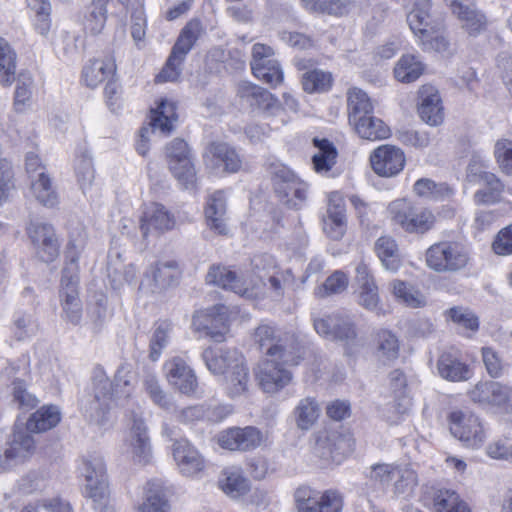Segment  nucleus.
<instances>
[{
  "label": "nucleus",
  "mask_w": 512,
  "mask_h": 512,
  "mask_svg": "<svg viewBox=\"0 0 512 512\" xmlns=\"http://www.w3.org/2000/svg\"><path fill=\"white\" fill-rule=\"evenodd\" d=\"M273 50L270 46L256 43L252 47V59L250 62L252 75L259 81L276 88L284 82V72L280 63L271 59Z\"/></svg>",
  "instance_id": "obj_14"
},
{
  "label": "nucleus",
  "mask_w": 512,
  "mask_h": 512,
  "mask_svg": "<svg viewBox=\"0 0 512 512\" xmlns=\"http://www.w3.org/2000/svg\"><path fill=\"white\" fill-rule=\"evenodd\" d=\"M206 165L222 168L225 173L235 174L242 170L243 159L237 149L227 142L212 141L203 153Z\"/></svg>",
  "instance_id": "obj_24"
},
{
  "label": "nucleus",
  "mask_w": 512,
  "mask_h": 512,
  "mask_svg": "<svg viewBox=\"0 0 512 512\" xmlns=\"http://www.w3.org/2000/svg\"><path fill=\"white\" fill-rule=\"evenodd\" d=\"M178 120L177 103L168 98H160L149 111V125L169 135Z\"/></svg>",
  "instance_id": "obj_34"
},
{
  "label": "nucleus",
  "mask_w": 512,
  "mask_h": 512,
  "mask_svg": "<svg viewBox=\"0 0 512 512\" xmlns=\"http://www.w3.org/2000/svg\"><path fill=\"white\" fill-rule=\"evenodd\" d=\"M241 96L251 99V105L266 112H274L281 106L278 98L267 89L254 83H246L241 87Z\"/></svg>",
  "instance_id": "obj_48"
},
{
  "label": "nucleus",
  "mask_w": 512,
  "mask_h": 512,
  "mask_svg": "<svg viewBox=\"0 0 512 512\" xmlns=\"http://www.w3.org/2000/svg\"><path fill=\"white\" fill-rule=\"evenodd\" d=\"M35 448V440L29 433L25 432L24 429L14 431L4 456L0 454V474L9 468L11 462L22 463L29 459Z\"/></svg>",
  "instance_id": "obj_28"
},
{
  "label": "nucleus",
  "mask_w": 512,
  "mask_h": 512,
  "mask_svg": "<svg viewBox=\"0 0 512 512\" xmlns=\"http://www.w3.org/2000/svg\"><path fill=\"white\" fill-rule=\"evenodd\" d=\"M347 108L350 124L374 112L371 99L366 92L358 87H352L347 91Z\"/></svg>",
  "instance_id": "obj_51"
},
{
  "label": "nucleus",
  "mask_w": 512,
  "mask_h": 512,
  "mask_svg": "<svg viewBox=\"0 0 512 512\" xmlns=\"http://www.w3.org/2000/svg\"><path fill=\"white\" fill-rule=\"evenodd\" d=\"M298 178L296 174L289 169L287 166H279L276 167L272 172V184L276 195L284 200L287 205L292 204V199H290L293 194V190L291 188L292 184L290 183V178Z\"/></svg>",
  "instance_id": "obj_55"
},
{
  "label": "nucleus",
  "mask_w": 512,
  "mask_h": 512,
  "mask_svg": "<svg viewBox=\"0 0 512 512\" xmlns=\"http://www.w3.org/2000/svg\"><path fill=\"white\" fill-rule=\"evenodd\" d=\"M129 446L133 460L139 464L146 465L150 462L152 449L148 429L141 418L135 417L130 428Z\"/></svg>",
  "instance_id": "obj_33"
},
{
  "label": "nucleus",
  "mask_w": 512,
  "mask_h": 512,
  "mask_svg": "<svg viewBox=\"0 0 512 512\" xmlns=\"http://www.w3.org/2000/svg\"><path fill=\"white\" fill-rule=\"evenodd\" d=\"M375 351L386 361L393 362L400 356L401 343L391 330L380 328L373 335Z\"/></svg>",
  "instance_id": "obj_46"
},
{
  "label": "nucleus",
  "mask_w": 512,
  "mask_h": 512,
  "mask_svg": "<svg viewBox=\"0 0 512 512\" xmlns=\"http://www.w3.org/2000/svg\"><path fill=\"white\" fill-rule=\"evenodd\" d=\"M217 440L223 449L247 452L260 447L265 437L257 427L246 426L227 428L219 433Z\"/></svg>",
  "instance_id": "obj_22"
},
{
  "label": "nucleus",
  "mask_w": 512,
  "mask_h": 512,
  "mask_svg": "<svg viewBox=\"0 0 512 512\" xmlns=\"http://www.w3.org/2000/svg\"><path fill=\"white\" fill-rule=\"evenodd\" d=\"M170 504L166 489L160 483L148 482L145 488V498L137 508V512H169Z\"/></svg>",
  "instance_id": "obj_47"
},
{
  "label": "nucleus",
  "mask_w": 512,
  "mask_h": 512,
  "mask_svg": "<svg viewBox=\"0 0 512 512\" xmlns=\"http://www.w3.org/2000/svg\"><path fill=\"white\" fill-rule=\"evenodd\" d=\"M226 212V197L224 191L217 190L207 198L204 214L207 226L219 235H227L228 228L223 216Z\"/></svg>",
  "instance_id": "obj_35"
},
{
  "label": "nucleus",
  "mask_w": 512,
  "mask_h": 512,
  "mask_svg": "<svg viewBox=\"0 0 512 512\" xmlns=\"http://www.w3.org/2000/svg\"><path fill=\"white\" fill-rule=\"evenodd\" d=\"M351 124L355 132L366 140H384L391 136L390 127L383 120L373 116V114H367Z\"/></svg>",
  "instance_id": "obj_44"
},
{
  "label": "nucleus",
  "mask_w": 512,
  "mask_h": 512,
  "mask_svg": "<svg viewBox=\"0 0 512 512\" xmlns=\"http://www.w3.org/2000/svg\"><path fill=\"white\" fill-rule=\"evenodd\" d=\"M497 388L498 382L480 381L468 391V396L474 403L491 407L493 393H495Z\"/></svg>",
  "instance_id": "obj_62"
},
{
  "label": "nucleus",
  "mask_w": 512,
  "mask_h": 512,
  "mask_svg": "<svg viewBox=\"0 0 512 512\" xmlns=\"http://www.w3.org/2000/svg\"><path fill=\"white\" fill-rule=\"evenodd\" d=\"M117 76V63L113 53L89 59L82 67L80 82L89 89H97Z\"/></svg>",
  "instance_id": "obj_23"
},
{
  "label": "nucleus",
  "mask_w": 512,
  "mask_h": 512,
  "mask_svg": "<svg viewBox=\"0 0 512 512\" xmlns=\"http://www.w3.org/2000/svg\"><path fill=\"white\" fill-rule=\"evenodd\" d=\"M302 6L310 11L333 16L347 13V5L340 0H300Z\"/></svg>",
  "instance_id": "obj_59"
},
{
  "label": "nucleus",
  "mask_w": 512,
  "mask_h": 512,
  "mask_svg": "<svg viewBox=\"0 0 512 512\" xmlns=\"http://www.w3.org/2000/svg\"><path fill=\"white\" fill-rule=\"evenodd\" d=\"M122 386L130 387L129 379H126V372L124 369H119L115 375V383L109 379L99 380L94 388V398L98 403L97 409L106 412L109 408L110 402L113 400L114 391L118 393V388Z\"/></svg>",
  "instance_id": "obj_43"
},
{
  "label": "nucleus",
  "mask_w": 512,
  "mask_h": 512,
  "mask_svg": "<svg viewBox=\"0 0 512 512\" xmlns=\"http://www.w3.org/2000/svg\"><path fill=\"white\" fill-rule=\"evenodd\" d=\"M110 0H92L87 5L82 27L87 35L96 36L103 32L108 19V4Z\"/></svg>",
  "instance_id": "obj_37"
},
{
  "label": "nucleus",
  "mask_w": 512,
  "mask_h": 512,
  "mask_svg": "<svg viewBox=\"0 0 512 512\" xmlns=\"http://www.w3.org/2000/svg\"><path fill=\"white\" fill-rule=\"evenodd\" d=\"M86 495L94 502H100L109 496L106 469L101 458L84 461Z\"/></svg>",
  "instance_id": "obj_29"
},
{
  "label": "nucleus",
  "mask_w": 512,
  "mask_h": 512,
  "mask_svg": "<svg viewBox=\"0 0 512 512\" xmlns=\"http://www.w3.org/2000/svg\"><path fill=\"white\" fill-rule=\"evenodd\" d=\"M203 33V25L200 19H190L180 31L171 53L161 69L155 76V83L177 81L181 75V66L186 55L190 52Z\"/></svg>",
  "instance_id": "obj_5"
},
{
  "label": "nucleus",
  "mask_w": 512,
  "mask_h": 512,
  "mask_svg": "<svg viewBox=\"0 0 512 512\" xmlns=\"http://www.w3.org/2000/svg\"><path fill=\"white\" fill-rule=\"evenodd\" d=\"M314 328L319 335L333 336L340 340H354L357 337L355 323L340 314L328 315L314 320Z\"/></svg>",
  "instance_id": "obj_31"
},
{
  "label": "nucleus",
  "mask_w": 512,
  "mask_h": 512,
  "mask_svg": "<svg viewBox=\"0 0 512 512\" xmlns=\"http://www.w3.org/2000/svg\"><path fill=\"white\" fill-rule=\"evenodd\" d=\"M103 97L105 104L113 113L118 112L122 106V87L118 76L104 84Z\"/></svg>",
  "instance_id": "obj_64"
},
{
  "label": "nucleus",
  "mask_w": 512,
  "mask_h": 512,
  "mask_svg": "<svg viewBox=\"0 0 512 512\" xmlns=\"http://www.w3.org/2000/svg\"><path fill=\"white\" fill-rule=\"evenodd\" d=\"M348 228L347 210L343 194L331 191L327 194L326 214L322 218L324 234L331 240L339 241L345 236Z\"/></svg>",
  "instance_id": "obj_18"
},
{
  "label": "nucleus",
  "mask_w": 512,
  "mask_h": 512,
  "mask_svg": "<svg viewBox=\"0 0 512 512\" xmlns=\"http://www.w3.org/2000/svg\"><path fill=\"white\" fill-rule=\"evenodd\" d=\"M312 143L318 149L312 157L313 169L318 174H327L337 163L338 151L327 138L314 137Z\"/></svg>",
  "instance_id": "obj_40"
},
{
  "label": "nucleus",
  "mask_w": 512,
  "mask_h": 512,
  "mask_svg": "<svg viewBox=\"0 0 512 512\" xmlns=\"http://www.w3.org/2000/svg\"><path fill=\"white\" fill-rule=\"evenodd\" d=\"M437 370L440 377L449 382H465L474 374L468 355L455 346L440 353L437 359Z\"/></svg>",
  "instance_id": "obj_16"
},
{
  "label": "nucleus",
  "mask_w": 512,
  "mask_h": 512,
  "mask_svg": "<svg viewBox=\"0 0 512 512\" xmlns=\"http://www.w3.org/2000/svg\"><path fill=\"white\" fill-rule=\"evenodd\" d=\"M374 252L386 270L397 272L401 268L402 257L394 237L380 236L375 241Z\"/></svg>",
  "instance_id": "obj_39"
},
{
  "label": "nucleus",
  "mask_w": 512,
  "mask_h": 512,
  "mask_svg": "<svg viewBox=\"0 0 512 512\" xmlns=\"http://www.w3.org/2000/svg\"><path fill=\"white\" fill-rule=\"evenodd\" d=\"M26 233L35 248L36 255L46 263L54 262L60 254V242L51 224L31 222Z\"/></svg>",
  "instance_id": "obj_20"
},
{
  "label": "nucleus",
  "mask_w": 512,
  "mask_h": 512,
  "mask_svg": "<svg viewBox=\"0 0 512 512\" xmlns=\"http://www.w3.org/2000/svg\"><path fill=\"white\" fill-rule=\"evenodd\" d=\"M372 171L379 177L392 178L399 175L405 168L404 151L392 144H382L373 149L369 155Z\"/></svg>",
  "instance_id": "obj_17"
},
{
  "label": "nucleus",
  "mask_w": 512,
  "mask_h": 512,
  "mask_svg": "<svg viewBox=\"0 0 512 512\" xmlns=\"http://www.w3.org/2000/svg\"><path fill=\"white\" fill-rule=\"evenodd\" d=\"M138 224L143 238L147 239L174 229L176 219L163 204L151 201L141 206Z\"/></svg>",
  "instance_id": "obj_15"
},
{
  "label": "nucleus",
  "mask_w": 512,
  "mask_h": 512,
  "mask_svg": "<svg viewBox=\"0 0 512 512\" xmlns=\"http://www.w3.org/2000/svg\"><path fill=\"white\" fill-rule=\"evenodd\" d=\"M31 191L36 200L45 207L53 208L59 203L52 180L45 172H40L37 179L32 181Z\"/></svg>",
  "instance_id": "obj_52"
},
{
  "label": "nucleus",
  "mask_w": 512,
  "mask_h": 512,
  "mask_svg": "<svg viewBox=\"0 0 512 512\" xmlns=\"http://www.w3.org/2000/svg\"><path fill=\"white\" fill-rule=\"evenodd\" d=\"M446 316L461 329L475 333L479 329L478 317L467 308L455 306L446 311Z\"/></svg>",
  "instance_id": "obj_58"
},
{
  "label": "nucleus",
  "mask_w": 512,
  "mask_h": 512,
  "mask_svg": "<svg viewBox=\"0 0 512 512\" xmlns=\"http://www.w3.org/2000/svg\"><path fill=\"white\" fill-rule=\"evenodd\" d=\"M79 278L61 277L59 298L66 319L77 325L82 318V302L79 298Z\"/></svg>",
  "instance_id": "obj_30"
},
{
  "label": "nucleus",
  "mask_w": 512,
  "mask_h": 512,
  "mask_svg": "<svg viewBox=\"0 0 512 512\" xmlns=\"http://www.w3.org/2000/svg\"><path fill=\"white\" fill-rule=\"evenodd\" d=\"M425 71V65L414 54H404L394 66L393 73L397 81L412 83L418 80Z\"/></svg>",
  "instance_id": "obj_50"
},
{
  "label": "nucleus",
  "mask_w": 512,
  "mask_h": 512,
  "mask_svg": "<svg viewBox=\"0 0 512 512\" xmlns=\"http://www.w3.org/2000/svg\"><path fill=\"white\" fill-rule=\"evenodd\" d=\"M165 154L173 176L185 188H194L197 182L196 170L188 143L183 139L175 138L166 146Z\"/></svg>",
  "instance_id": "obj_12"
},
{
  "label": "nucleus",
  "mask_w": 512,
  "mask_h": 512,
  "mask_svg": "<svg viewBox=\"0 0 512 512\" xmlns=\"http://www.w3.org/2000/svg\"><path fill=\"white\" fill-rule=\"evenodd\" d=\"M426 265L438 273L458 272L470 262V255L463 244L443 240L430 245L425 252Z\"/></svg>",
  "instance_id": "obj_7"
},
{
  "label": "nucleus",
  "mask_w": 512,
  "mask_h": 512,
  "mask_svg": "<svg viewBox=\"0 0 512 512\" xmlns=\"http://www.w3.org/2000/svg\"><path fill=\"white\" fill-rule=\"evenodd\" d=\"M298 71H304L300 83L308 94L326 93L333 87L334 78L331 72L316 68L317 61L312 58H297L294 62Z\"/></svg>",
  "instance_id": "obj_26"
},
{
  "label": "nucleus",
  "mask_w": 512,
  "mask_h": 512,
  "mask_svg": "<svg viewBox=\"0 0 512 512\" xmlns=\"http://www.w3.org/2000/svg\"><path fill=\"white\" fill-rule=\"evenodd\" d=\"M257 268L269 274L268 282L274 291H282L286 285L294 282L292 270L282 268L277 259L272 255H262Z\"/></svg>",
  "instance_id": "obj_38"
},
{
  "label": "nucleus",
  "mask_w": 512,
  "mask_h": 512,
  "mask_svg": "<svg viewBox=\"0 0 512 512\" xmlns=\"http://www.w3.org/2000/svg\"><path fill=\"white\" fill-rule=\"evenodd\" d=\"M451 434L467 447H481L487 439V430L481 419L471 411L453 410L447 416Z\"/></svg>",
  "instance_id": "obj_11"
},
{
  "label": "nucleus",
  "mask_w": 512,
  "mask_h": 512,
  "mask_svg": "<svg viewBox=\"0 0 512 512\" xmlns=\"http://www.w3.org/2000/svg\"><path fill=\"white\" fill-rule=\"evenodd\" d=\"M319 417V406L315 399H302L295 409V419L299 428L307 430L314 425Z\"/></svg>",
  "instance_id": "obj_57"
},
{
  "label": "nucleus",
  "mask_w": 512,
  "mask_h": 512,
  "mask_svg": "<svg viewBox=\"0 0 512 512\" xmlns=\"http://www.w3.org/2000/svg\"><path fill=\"white\" fill-rule=\"evenodd\" d=\"M297 512H342L344 496L334 488L318 490L309 485L298 486L293 494Z\"/></svg>",
  "instance_id": "obj_9"
},
{
  "label": "nucleus",
  "mask_w": 512,
  "mask_h": 512,
  "mask_svg": "<svg viewBox=\"0 0 512 512\" xmlns=\"http://www.w3.org/2000/svg\"><path fill=\"white\" fill-rule=\"evenodd\" d=\"M432 0L414 1L407 14V23L418 44L424 51L444 52L449 48V41L443 29L432 19Z\"/></svg>",
  "instance_id": "obj_4"
},
{
  "label": "nucleus",
  "mask_w": 512,
  "mask_h": 512,
  "mask_svg": "<svg viewBox=\"0 0 512 512\" xmlns=\"http://www.w3.org/2000/svg\"><path fill=\"white\" fill-rule=\"evenodd\" d=\"M419 501L431 512H472L470 504L457 489L442 483L424 485Z\"/></svg>",
  "instance_id": "obj_10"
},
{
  "label": "nucleus",
  "mask_w": 512,
  "mask_h": 512,
  "mask_svg": "<svg viewBox=\"0 0 512 512\" xmlns=\"http://www.w3.org/2000/svg\"><path fill=\"white\" fill-rule=\"evenodd\" d=\"M202 357L211 373L224 376L225 390L230 398L248 391L251 382L249 367L244 354L238 349L208 347Z\"/></svg>",
  "instance_id": "obj_2"
},
{
  "label": "nucleus",
  "mask_w": 512,
  "mask_h": 512,
  "mask_svg": "<svg viewBox=\"0 0 512 512\" xmlns=\"http://www.w3.org/2000/svg\"><path fill=\"white\" fill-rule=\"evenodd\" d=\"M252 340L267 358L259 364L256 374L259 386L268 393L277 392L292 380V374L283 366H297L303 359L301 348L288 346L286 337L273 324L261 323L252 333Z\"/></svg>",
  "instance_id": "obj_1"
},
{
  "label": "nucleus",
  "mask_w": 512,
  "mask_h": 512,
  "mask_svg": "<svg viewBox=\"0 0 512 512\" xmlns=\"http://www.w3.org/2000/svg\"><path fill=\"white\" fill-rule=\"evenodd\" d=\"M232 313L224 304L196 310L192 315L191 329L200 338L216 343L227 340L231 331Z\"/></svg>",
  "instance_id": "obj_6"
},
{
  "label": "nucleus",
  "mask_w": 512,
  "mask_h": 512,
  "mask_svg": "<svg viewBox=\"0 0 512 512\" xmlns=\"http://www.w3.org/2000/svg\"><path fill=\"white\" fill-rule=\"evenodd\" d=\"M358 281L359 285L356 290L358 304L364 309L376 313L378 316L385 315L388 311L383 308L375 277L369 272L364 271Z\"/></svg>",
  "instance_id": "obj_32"
},
{
  "label": "nucleus",
  "mask_w": 512,
  "mask_h": 512,
  "mask_svg": "<svg viewBox=\"0 0 512 512\" xmlns=\"http://www.w3.org/2000/svg\"><path fill=\"white\" fill-rule=\"evenodd\" d=\"M172 456L184 476L195 477L205 470V459L187 439L181 438L173 443Z\"/></svg>",
  "instance_id": "obj_27"
},
{
  "label": "nucleus",
  "mask_w": 512,
  "mask_h": 512,
  "mask_svg": "<svg viewBox=\"0 0 512 512\" xmlns=\"http://www.w3.org/2000/svg\"><path fill=\"white\" fill-rule=\"evenodd\" d=\"M28 7L34 11L33 27L41 35L46 36L51 29V5L48 0H26Z\"/></svg>",
  "instance_id": "obj_56"
},
{
  "label": "nucleus",
  "mask_w": 512,
  "mask_h": 512,
  "mask_svg": "<svg viewBox=\"0 0 512 512\" xmlns=\"http://www.w3.org/2000/svg\"><path fill=\"white\" fill-rule=\"evenodd\" d=\"M428 88L423 86L420 90L421 103L418 108L421 119L431 125L437 126L443 122L444 112L441 98L437 91L427 92Z\"/></svg>",
  "instance_id": "obj_42"
},
{
  "label": "nucleus",
  "mask_w": 512,
  "mask_h": 512,
  "mask_svg": "<svg viewBox=\"0 0 512 512\" xmlns=\"http://www.w3.org/2000/svg\"><path fill=\"white\" fill-rule=\"evenodd\" d=\"M390 290L397 302L409 308H422L427 300L423 293L406 281L395 279L390 282Z\"/></svg>",
  "instance_id": "obj_45"
},
{
  "label": "nucleus",
  "mask_w": 512,
  "mask_h": 512,
  "mask_svg": "<svg viewBox=\"0 0 512 512\" xmlns=\"http://www.w3.org/2000/svg\"><path fill=\"white\" fill-rule=\"evenodd\" d=\"M348 286V277L341 271H335L332 273L316 290L318 297H326L332 294H338L343 292Z\"/></svg>",
  "instance_id": "obj_63"
},
{
  "label": "nucleus",
  "mask_w": 512,
  "mask_h": 512,
  "mask_svg": "<svg viewBox=\"0 0 512 512\" xmlns=\"http://www.w3.org/2000/svg\"><path fill=\"white\" fill-rule=\"evenodd\" d=\"M61 421V412L56 405H43L30 415L25 432L41 433L56 427Z\"/></svg>",
  "instance_id": "obj_41"
},
{
  "label": "nucleus",
  "mask_w": 512,
  "mask_h": 512,
  "mask_svg": "<svg viewBox=\"0 0 512 512\" xmlns=\"http://www.w3.org/2000/svg\"><path fill=\"white\" fill-rule=\"evenodd\" d=\"M444 2L470 36H478L488 29L489 21L486 15L476 8L472 0H444Z\"/></svg>",
  "instance_id": "obj_25"
},
{
  "label": "nucleus",
  "mask_w": 512,
  "mask_h": 512,
  "mask_svg": "<svg viewBox=\"0 0 512 512\" xmlns=\"http://www.w3.org/2000/svg\"><path fill=\"white\" fill-rule=\"evenodd\" d=\"M483 188L474 194V202L477 205H490L500 201L504 190L502 181L493 173L484 172L480 175Z\"/></svg>",
  "instance_id": "obj_49"
},
{
  "label": "nucleus",
  "mask_w": 512,
  "mask_h": 512,
  "mask_svg": "<svg viewBox=\"0 0 512 512\" xmlns=\"http://www.w3.org/2000/svg\"><path fill=\"white\" fill-rule=\"evenodd\" d=\"M494 157L500 170L512 176V140L499 139L494 146Z\"/></svg>",
  "instance_id": "obj_61"
},
{
  "label": "nucleus",
  "mask_w": 512,
  "mask_h": 512,
  "mask_svg": "<svg viewBox=\"0 0 512 512\" xmlns=\"http://www.w3.org/2000/svg\"><path fill=\"white\" fill-rule=\"evenodd\" d=\"M87 243V235L84 230H76L70 233L69 240L64 251V267L62 276L79 278V259Z\"/></svg>",
  "instance_id": "obj_36"
},
{
  "label": "nucleus",
  "mask_w": 512,
  "mask_h": 512,
  "mask_svg": "<svg viewBox=\"0 0 512 512\" xmlns=\"http://www.w3.org/2000/svg\"><path fill=\"white\" fill-rule=\"evenodd\" d=\"M16 53L9 43L0 37V84L10 87L15 80Z\"/></svg>",
  "instance_id": "obj_54"
},
{
  "label": "nucleus",
  "mask_w": 512,
  "mask_h": 512,
  "mask_svg": "<svg viewBox=\"0 0 512 512\" xmlns=\"http://www.w3.org/2000/svg\"><path fill=\"white\" fill-rule=\"evenodd\" d=\"M225 477L219 481L221 490L231 496L243 495L249 489L247 479L240 471H224Z\"/></svg>",
  "instance_id": "obj_60"
},
{
  "label": "nucleus",
  "mask_w": 512,
  "mask_h": 512,
  "mask_svg": "<svg viewBox=\"0 0 512 512\" xmlns=\"http://www.w3.org/2000/svg\"><path fill=\"white\" fill-rule=\"evenodd\" d=\"M206 282L247 298L253 297L255 294V285L252 281L244 275H240L231 266L212 265L206 275Z\"/></svg>",
  "instance_id": "obj_19"
},
{
  "label": "nucleus",
  "mask_w": 512,
  "mask_h": 512,
  "mask_svg": "<svg viewBox=\"0 0 512 512\" xmlns=\"http://www.w3.org/2000/svg\"><path fill=\"white\" fill-rule=\"evenodd\" d=\"M182 269L176 260L156 261L144 272L139 290L161 292L179 285Z\"/></svg>",
  "instance_id": "obj_13"
},
{
  "label": "nucleus",
  "mask_w": 512,
  "mask_h": 512,
  "mask_svg": "<svg viewBox=\"0 0 512 512\" xmlns=\"http://www.w3.org/2000/svg\"><path fill=\"white\" fill-rule=\"evenodd\" d=\"M163 370L168 383L179 393L189 397L197 394L198 378L184 358L174 356L168 359L163 365Z\"/></svg>",
  "instance_id": "obj_21"
},
{
  "label": "nucleus",
  "mask_w": 512,
  "mask_h": 512,
  "mask_svg": "<svg viewBox=\"0 0 512 512\" xmlns=\"http://www.w3.org/2000/svg\"><path fill=\"white\" fill-rule=\"evenodd\" d=\"M414 193L423 199L440 201L453 194L452 188L446 183H436L429 178L418 179L413 185Z\"/></svg>",
  "instance_id": "obj_53"
},
{
  "label": "nucleus",
  "mask_w": 512,
  "mask_h": 512,
  "mask_svg": "<svg viewBox=\"0 0 512 512\" xmlns=\"http://www.w3.org/2000/svg\"><path fill=\"white\" fill-rule=\"evenodd\" d=\"M387 213L392 224L407 234L425 235L432 231L438 222L433 209L407 198L390 202Z\"/></svg>",
  "instance_id": "obj_3"
},
{
  "label": "nucleus",
  "mask_w": 512,
  "mask_h": 512,
  "mask_svg": "<svg viewBox=\"0 0 512 512\" xmlns=\"http://www.w3.org/2000/svg\"><path fill=\"white\" fill-rule=\"evenodd\" d=\"M356 440L350 429H322L315 434L314 454L341 463L355 450Z\"/></svg>",
  "instance_id": "obj_8"
}]
</instances>
